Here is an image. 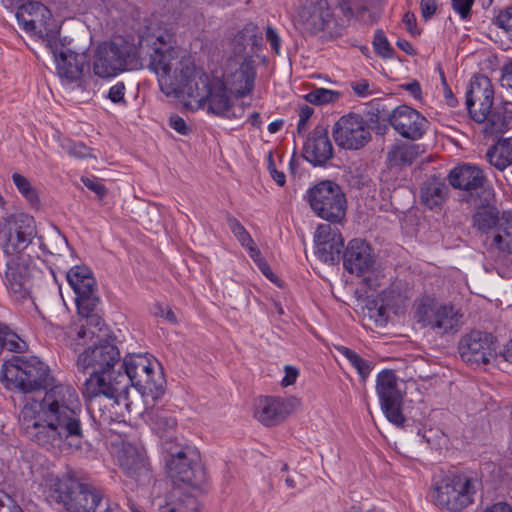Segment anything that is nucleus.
Returning <instances> with one entry per match:
<instances>
[{"label":"nucleus","mask_w":512,"mask_h":512,"mask_svg":"<svg viewBox=\"0 0 512 512\" xmlns=\"http://www.w3.org/2000/svg\"><path fill=\"white\" fill-rule=\"evenodd\" d=\"M1 373L10 390H45L40 402L27 403L21 410L20 428L28 439L46 449L60 448L64 443L80 447L84 437L82 410L72 386L56 383L49 366L36 356H12L3 363Z\"/></svg>","instance_id":"nucleus-1"},{"label":"nucleus","mask_w":512,"mask_h":512,"mask_svg":"<svg viewBox=\"0 0 512 512\" xmlns=\"http://www.w3.org/2000/svg\"><path fill=\"white\" fill-rule=\"evenodd\" d=\"M119 465L128 478L126 486L140 490L143 495L149 492L151 502L158 512H197L199 502L190 493L166 480L153 478L149 463L143 453L133 445H124L119 456Z\"/></svg>","instance_id":"nucleus-2"},{"label":"nucleus","mask_w":512,"mask_h":512,"mask_svg":"<svg viewBox=\"0 0 512 512\" xmlns=\"http://www.w3.org/2000/svg\"><path fill=\"white\" fill-rule=\"evenodd\" d=\"M120 370L116 371L111 384V395L108 404H103L105 411L99 414L101 424H110L124 417V411H130L128 399L129 386H134L142 395H150L153 399L164 393L163 378L153 369L151 360L144 354H129L123 359Z\"/></svg>","instance_id":"nucleus-3"},{"label":"nucleus","mask_w":512,"mask_h":512,"mask_svg":"<svg viewBox=\"0 0 512 512\" xmlns=\"http://www.w3.org/2000/svg\"><path fill=\"white\" fill-rule=\"evenodd\" d=\"M120 352L116 345L104 341L94 344L81 352L76 361L79 372L89 374L84 382L83 395L87 398L88 409L95 417L96 410L101 413L102 401L109 403L111 384L116 375L115 366L119 365Z\"/></svg>","instance_id":"nucleus-4"},{"label":"nucleus","mask_w":512,"mask_h":512,"mask_svg":"<svg viewBox=\"0 0 512 512\" xmlns=\"http://www.w3.org/2000/svg\"><path fill=\"white\" fill-rule=\"evenodd\" d=\"M482 489L483 481L479 471L453 468L434 481L431 496L438 507L459 512L472 505Z\"/></svg>","instance_id":"nucleus-5"},{"label":"nucleus","mask_w":512,"mask_h":512,"mask_svg":"<svg viewBox=\"0 0 512 512\" xmlns=\"http://www.w3.org/2000/svg\"><path fill=\"white\" fill-rule=\"evenodd\" d=\"M150 53L148 67L158 78L160 90L167 96L179 89V77H188L192 62L185 52L170 46L164 36L157 37Z\"/></svg>","instance_id":"nucleus-6"},{"label":"nucleus","mask_w":512,"mask_h":512,"mask_svg":"<svg viewBox=\"0 0 512 512\" xmlns=\"http://www.w3.org/2000/svg\"><path fill=\"white\" fill-rule=\"evenodd\" d=\"M46 497L70 512H96L102 501L98 491L72 477L52 478Z\"/></svg>","instance_id":"nucleus-7"},{"label":"nucleus","mask_w":512,"mask_h":512,"mask_svg":"<svg viewBox=\"0 0 512 512\" xmlns=\"http://www.w3.org/2000/svg\"><path fill=\"white\" fill-rule=\"evenodd\" d=\"M140 66L137 48L122 38L101 43L94 54L93 71L102 78L112 77Z\"/></svg>","instance_id":"nucleus-8"},{"label":"nucleus","mask_w":512,"mask_h":512,"mask_svg":"<svg viewBox=\"0 0 512 512\" xmlns=\"http://www.w3.org/2000/svg\"><path fill=\"white\" fill-rule=\"evenodd\" d=\"M416 321L438 335L454 333L462 325L463 314L459 308L431 297H423L416 305Z\"/></svg>","instance_id":"nucleus-9"},{"label":"nucleus","mask_w":512,"mask_h":512,"mask_svg":"<svg viewBox=\"0 0 512 512\" xmlns=\"http://www.w3.org/2000/svg\"><path fill=\"white\" fill-rule=\"evenodd\" d=\"M35 222L32 216L14 213L0 221V244L7 257L25 253L36 236Z\"/></svg>","instance_id":"nucleus-10"},{"label":"nucleus","mask_w":512,"mask_h":512,"mask_svg":"<svg viewBox=\"0 0 512 512\" xmlns=\"http://www.w3.org/2000/svg\"><path fill=\"white\" fill-rule=\"evenodd\" d=\"M165 442L166 468L173 481L183 482L191 486H199L205 480V470L198 461L197 454L189 447L179 444L168 446Z\"/></svg>","instance_id":"nucleus-11"},{"label":"nucleus","mask_w":512,"mask_h":512,"mask_svg":"<svg viewBox=\"0 0 512 512\" xmlns=\"http://www.w3.org/2000/svg\"><path fill=\"white\" fill-rule=\"evenodd\" d=\"M312 211L331 223L341 222L346 215V197L340 186L332 181H322L308 191Z\"/></svg>","instance_id":"nucleus-12"},{"label":"nucleus","mask_w":512,"mask_h":512,"mask_svg":"<svg viewBox=\"0 0 512 512\" xmlns=\"http://www.w3.org/2000/svg\"><path fill=\"white\" fill-rule=\"evenodd\" d=\"M33 259L27 253L8 257L3 282L11 296L18 301L30 297L32 290Z\"/></svg>","instance_id":"nucleus-13"},{"label":"nucleus","mask_w":512,"mask_h":512,"mask_svg":"<svg viewBox=\"0 0 512 512\" xmlns=\"http://www.w3.org/2000/svg\"><path fill=\"white\" fill-rule=\"evenodd\" d=\"M376 393L387 420L398 427L403 426L406 420L402 413L403 395L393 370L385 369L378 373Z\"/></svg>","instance_id":"nucleus-14"},{"label":"nucleus","mask_w":512,"mask_h":512,"mask_svg":"<svg viewBox=\"0 0 512 512\" xmlns=\"http://www.w3.org/2000/svg\"><path fill=\"white\" fill-rule=\"evenodd\" d=\"M332 134L335 143L348 150H359L371 140L369 125L361 115L355 113L340 117Z\"/></svg>","instance_id":"nucleus-15"},{"label":"nucleus","mask_w":512,"mask_h":512,"mask_svg":"<svg viewBox=\"0 0 512 512\" xmlns=\"http://www.w3.org/2000/svg\"><path fill=\"white\" fill-rule=\"evenodd\" d=\"M496 339L488 332L471 331L458 344L461 359L470 366L486 365L496 354Z\"/></svg>","instance_id":"nucleus-16"},{"label":"nucleus","mask_w":512,"mask_h":512,"mask_svg":"<svg viewBox=\"0 0 512 512\" xmlns=\"http://www.w3.org/2000/svg\"><path fill=\"white\" fill-rule=\"evenodd\" d=\"M333 21V11L327 0H302L294 17L303 32L315 35L326 30Z\"/></svg>","instance_id":"nucleus-17"},{"label":"nucleus","mask_w":512,"mask_h":512,"mask_svg":"<svg viewBox=\"0 0 512 512\" xmlns=\"http://www.w3.org/2000/svg\"><path fill=\"white\" fill-rule=\"evenodd\" d=\"M67 281L75 293L78 314L93 312L99 298L92 271L87 266H74L67 272Z\"/></svg>","instance_id":"nucleus-18"},{"label":"nucleus","mask_w":512,"mask_h":512,"mask_svg":"<svg viewBox=\"0 0 512 512\" xmlns=\"http://www.w3.org/2000/svg\"><path fill=\"white\" fill-rule=\"evenodd\" d=\"M16 18L19 25L28 33L39 37H56L52 28L50 10L38 1H28L17 8Z\"/></svg>","instance_id":"nucleus-19"},{"label":"nucleus","mask_w":512,"mask_h":512,"mask_svg":"<svg viewBox=\"0 0 512 512\" xmlns=\"http://www.w3.org/2000/svg\"><path fill=\"white\" fill-rule=\"evenodd\" d=\"M179 89L170 97L186 98V106L190 109H199L206 104L215 81L203 71H199L192 64V71L188 77H179Z\"/></svg>","instance_id":"nucleus-20"},{"label":"nucleus","mask_w":512,"mask_h":512,"mask_svg":"<svg viewBox=\"0 0 512 512\" xmlns=\"http://www.w3.org/2000/svg\"><path fill=\"white\" fill-rule=\"evenodd\" d=\"M494 90L490 79L485 75L475 76L466 92V105L471 118L482 123L492 109Z\"/></svg>","instance_id":"nucleus-21"},{"label":"nucleus","mask_w":512,"mask_h":512,"mask_svg":"<svg viewBox=\"0 0 512 512\" xmlns=\"http://www.w3.org/2000/svg\"><path fill=\"white\" fill-rule=\"evenodd\" d=\"M301 405L296 397H264L259 399L255 417L265 426H275L283 422Z\"/></svg>","instance_id":"nucleus-22"},{"label":"nucleus","mask_w":512,"mask_h":512,"mask_svg":"<svg viewBox=\"0 0 512 512\" xmlns=\"http://www.w3.org/2000/svg\"><path fill=\"white\" fill-rule=\"evenodd\" d=\"M448 181L454 189L461 190L469 196L483 197V191L493 189L486 185L484 171L472 164H461L454 167L448 174Z\"/></svg>","instance_id":"nucleus-23"},{"label":"nucleus","mask_w":512,"mask_h":512,"mask_svg":"<svg viewBox=\"0 0 512 512\" xmlns=\"http://www.w3.org/2000/svg\"><path fill=\"white\" fill-rule=\"evenodd\" d=\"M388 121L397 133L411 140L420 139L428 124L424 116L407 105L396 107L389 115Z\"/></svg>","instance_id":"nucleus-24"},{"label":"nucleus","mask_w":512,"mask_h":512,"mask_svg":"<svg viewBox=\"0 0 512 512\" xmlns=\"http://www.w3.org/2000/svg\"><path fill=\"white\" fill-rule=\"evenodd\" d=\"M46 46L53 54L58 75L68 83L80 79L83 73V63L78 60V55L65 48L56 37L46 40Z\"/></svg>","instance_id":"nucleus-25"},{"label":"nucleus","mask_w":512,"mask_h":512,"mask_svg":"<svg viewBox=\"0 0 512 512\" xmlns=\"http://www.w3.org/2000/svg\"><path fill=\"white\" fill-rule=\"evenodd\" d=\"M228 66L231 69L227 75V83L230 90L237 97H244L250 94L254 88L256 76L255 64L252 58L243 60L229 59Z\"/></svg>","instance_id":"nucleus-26"},{"label":"nucleus","mask_w":512,"mask_h":512,"mask_svg":"<svg viewBox=\"0 0 512 512\" xmlns=\"http://www.w3.org/2000/svg\"><path fill=\"white\" fill-rule=\"evenodd\" d=\"M333 146L324 126H316L303 146V157L313 166H323L333 157Z\"/></svg>","instance_id":"nucleus-27"},{"label":"nucleus","mask_w":512,"mask_h":512,"mask_svg":"<svg viewBox=\"0 0 512 512\" xmlns=\"http://www.w3.org/2000/svg\"><path fill=\"white\" fill-rule=\"evenodd\" d=\"M479 200L480 204L476 205L472 215V226L483 234H487L492 229L497 230L502 221V213L494 204V190H484L483 197L479 198Z\"/></svg>","instance_id":"nucleus-28"},{"label":"nucleus","mask_w":512,"mask_h":512,"mask_svg":"<svg viewBox=\"0 0 512 512\" xmlns=\"http://www.w3.org/2000/svg\"><path fill=\"white\" fill-rule=\"evenodd\" d=\"M343 265L352 274H363L370 270L374 263L372 249L361 239H352L343 253Z\"/></svg>","instance_id":"nucleus-29"},{"label":"nucleus","mask_w":512,"mask_h":512,"mask_svg":"<svg viewBox=\"0 0 512 512\" xmlns=\"http://www.w3.org/2000/svg\"><path fill=\"white\" fill-rule=\"evenodd\" d=\"M146 415L153 431L162 439V447L164 448L166 441L169 442L168 446H174L176 444L174 433L177 428V420L173 412L164 408H156L147 412Z\"/></svg>","instance_id":"nucleus-30"},{"label":"nucleus","mask_w":512,"mask_h":512,"mask_svg":"<svg viewBox=\"0 0 512 512\" xmlns=\"http://www.w3.org/2000/svg\"><path fill=\"white\" fill-rule=\"evenodd\" d=\"M79 315L82 316V318L76 331V336L71 343L75 351L82 346L96 344L95 339L99 337L97 331H101V325L103 324L101 317L93 312Z\"/></svg>","instance_id":"nucleus-31"},{"label":"nucleus","mask_w":512,"mask_h":512,"mask_svg":"<svg viewBox=\"0 0 512 512\" xmlns=\"http://www.w3.org/2000/svg\"><path fill=\"white\" fill-rule=\"evenodd\" d=\"M448 192L449 188L445 180L433 175L422 184L420 199L426 207L433 209L441 206L445 202Z\"/></svg>","instance_id":"nucleus-32"},{"label":"nucleus","mask_w":512,"mask_h":512,"mask_svg":"<svg viewBox=\"0 0 512 512\" xmlns=\"http://www.w3.org/2000/svg\"><path fill=\"white\" fill-rule=\"evenodd\" d=\"M261 40L262 37L258 34L257 26L253 24L245 25L231 41V47L234 53L232 59L243 60V58H250L246 55L247 48L250 47L251 50H253V47L257 46Z\"/></svg>","instance_id":"nucleus-33"},{"label":"nucleus","mask_w":512,"mask_h":512,"mask_svg":"<svg viewBox=\"0 0 512 512\" xmlns=\"http://www.w3.org/2000/svg\"><path fill=\"white\" fill-rule=\"evenodd\" d=\"M489 163L496 169L503 171L512 164V135L500 139L490 147L486 153Z\"/></svg>","instance_id":"nucleus-34"},{"label":"nucleus","mask_w":512,"mask_h":512,"mask_svg":"<svg viewBox=\"0 0 512 512\" xmlns=\"http://www.w3.org/2000/svg\"><path fill=\"white\" fill-rule=\"evenodd\" d=\"M482 123H484L483 131L486 134H503L512 127V114L508 113L503 107L491 109Z\"/></svg>","instance_id":"nucleus-35"},{"label":"nucleus","mask_w":512,"mask_h":512,"mask_svg":"<svg viewBox=\"0 0 512 512\" xmlns=\"http://www.w3.org/2000/svg\"><path fill=\"white\" fill-rule=\"evenodd\" d=\"M208 105V112L216 115L223 116L227 114L228 108L232 104L227 94L226 87L223 82L215 81L210 95L206 100Z\"/></svg>","instance_id":"nucleus-36"},{"label":"nucleus","mask_w":512,"mask_h":512,"mask_svg":"<svg viewBox=\"0 0 512 512\" xmlns=\"http://www.w3.org/2000/svg\"><path fill=\"white\" fill-rule=\"evenodd\" d=\"M419 149L416 144L393 146L387 153V161L391 167L411 165L419 156Z\"/></svg>","instance_id":"nucleus-37"},{"label":"nucleus","mask_w":512,"mask_h":512,"mask_svg":"<svg viewBox=\"0 0 512 512\" xmlns=\"http://www.w3.org/2000/svg\"><path fill=\"white\" fill-rule=\"evenodd\" d=\"M493 244L502 252L512 254V212H502V221L493 237Z\"/></svg>","instance_id":"nucleus-38"},{"label":"nucleus","mask_w":512,"mask_h":512,"mask_svg":"<svg viewBox=\"0 0 512 512\" xmlns=\"http://www.w3.org/2000/svg\"><path fill=\"white\" fill-rule=\"evenodd\" d=\"M364 317L371 320L376 326L382 327L388 320V311L384 305V299L380 296H369L363 307Z\"/></svg>","instance_id":"nucleus-39"},{"label":"nucleus","mask_w":512,"mask_h":512,"mask_svg":"<svg viewBox=\"0 0 512 512\" xmlns=\"http://www.w3.org/2000/svg\"><path fill=\"white\" fill-rule=\"evenodd\" d=\"M227 223L229 229L237 238V240L241 243L243 247L248 250L249 256L257 261V257L260 255V250L256 247L254 240L252 239L249 232L245 229V227L232 215L227 216Z\"/></svg>","instance_id":"nucleus-40"},{"label":"nucleus","mask_w":512,"mask_h":512,"mask_svg":"<svg viewBox=\"0 0 512 512\" xmlns=\"http://www.w3.org/2000/svg\"><path fill=\"white\" fill-rule=\"evenodd\" d=\"M336 350L356 369L362 381H365L368 378L372 369L371 364L368 361L348 347L336 346Z\"/></svg>","instance_id":"nucleus-41"},{"label":"nucleus","mask_w":512,"mask_h":512,"mask_svg":"<svg viewBox=\"0 0 512 512\" xmlns=\"http://www.w3.org/2000/svg\"><path fill=\"white\" fill-rule=\"evenodd\" d=\"M343 247L344 239L336 238V241H332L331 243H328V245H325V252H323L324 254H322V246H315V253L319 260L322 262L334 265L339 263Z\"/></svg>","instance_id":"nucleus-42"},{"label":"nucleus","mask_w":512,"mask_h":512,"mask_svg":"<svg viewBox=\"0 0 512 512\" xmlns=\"http://www.w3.org/2000/svg\"><path fill=\"white\" fill-rule=\"evenodd\" d=\"M0 343L2 350L7 349L11 352L22 353L27 349V344L17 334L10 331L8 327L0 324Z\"/></svg>","instance_id":"nucleus-43"},{"label":"nucleus","mask_w":512,"mask_h":512,"mask_svg":"<svg viewBox=\"0 0 512 512\" xmlns=\"http://www.w3.org/2000/svg\"><path fill=\"white\" fill-rule=\"evenodd\" d=\"M330 222V224H320L314 234L315 246H322V253L325 252V245L336 241V238H343L339 229Z\"/></svg>","instance_id":"nucleus-44"},{"label":"nucleus","mask_w":512,"mask_h":512,"mask_svg":"<svg viewBox=\"0 0 512 512\" xmlns=\"http://www.w3.org/2000/svg\"><path fill=\"white\" fill-rule=\"evenodd\" d=\"M12 180L18 192L31 204L37 205L39 203V196L37 189L30 183L28 178L20 173H13Z\"/></svg>","instance_id":"nucleus-45"},{"label":"nucleus","mask_w":512,"mask_h":512,"mask_svg":"<svg viewBox=\"0 0 512 512\" xmlns=\"http://www.w3.org/2000/svg\"><path fill=\"white\" fill-rule=\"evenodd\" d=\"M339 96L340 94L337 91L326 88H317L308 93L305 98L312 104L322 105L336 101Z\"/></svg>","instance_id":"nucleus-46"},{"label":"nucleus","mask_w":512,"mask_h":512,"mask_svg":"<svg viewBox=\"0 0 512 512\" xmlns=\"http://www.w3.org/2000/svg\"><path fill=\"white\" fill-rule=\"evenodd\" d=\"M373 0H355L354 6L357 10V18L364 24H373L377 21V14L371 11Z\"/></svg>","instance_id":"nucleus-47"},{"label":"nucleus","mask_w":512,"mask_h":512,"mask_svg":"<svg viewBox=\"0 0 512 512\" xmlns=\"http://www.w3.org/2000/svg\"><path fill=\"white\" fill-rule=\"evenodd\" d=\"M373 46L375 49V52L383 57V58H391L393 55V48L390 46L387 38L383 34L382 31L378 30L375 33L374 39H373Z\"/></svg>","instance_id":"nucleus-48"},{"label":"nucleus","mask_w":512,"mask_h":512,"mask_svg":"<svg viewBox=\"0 0 512 512\" xmlns=\"http://www.w3.org/2000/svg\"><path fill=\"white\" fill-rule=\"evenodd\" d=\"M63 148L67 151L70 156L83 159L91 156V150L82 143L67 142L63 145Z\"/></svg>","instance_id":"nucleus-49"},{"label":"nucleus","mask_w":512,"mask_h":512,"mask_svg":"<svg viewBox=\"0 0 512 512\" xmlns=\"http://www.w3.org/2000/svg\"><path fill=\"white\" fill-rule=\"evenodd\" d=\"M496 24L504 29L512 39V6L499 13L496 17Z\"/></svg>","instance_id":"nucleus-50"},{"label":"nucleus","mask_w":512,"mask_h":512,"mask_svg":"<svg viewBox=\"0 0 512 512\" xmlns=\"http://www.w3.org/2000/svg\"><path fill=\"white\" fill-rule=\"evenodd\" d=\"M452 7L462 19H467L471 15V8L474 0H451Z\"/></svg>","instance_id":"nucleus-51"},{"label":"nucleus","mask_w":512,"mask_h":512,"mask_svg":"<svg viewBox=\"0 0 512 512\" xmlns=\"http://www.w3.org/2000/svg\"><path fill=\"white\" fill-rule=\"evenodd\" d=\"M169 125L172 129L181 135H188L191 131L190 127L186 124L185 120L179 115H171L169 118Z\"/></svg>","instance_id":"nucleus-52"},{"label":"nucleus","mask_w":512,"mask_h":512,"mask_svg":"<svg viewBox=\"0 0 512 512\" xmlns=\"http://www.w3.org/2000/svg\"><path fill=\"white\" fill-rule=\"evenodd\" d=\"M81 181L89 190L97 194L99 198H103L106 195L107 190L101 182L88 177H82Z\"/></svg>","instance_id":"nucleus-53"},{"label":"nucleus","mask_w":512,"mask_h":512,"mask_svg":"<svg viewBox=\"0 0 512 512\" xmlns=\"http://www.w3.org/2000/svg\"><path fill=\"white\" fill-rule=\"evenodd\" d=\"M124 95L125 85L123 82L116 83L108 92V98L114 103L124 102Z\"/></svg>","instance_id":"nucleus-54"},{"label":"nucleus","mask_w":512,"mask_h":512,"mask_svg":"<svg viewBox=\"0 0 512 512\" xmlns=\"http://www.w3.org/2000/svg\"><path fill=\"white\" fill-rule=\"evenodd\" d=\"M354 93L359 97H366L371 94L369 81L361 79L350 84Z\"/></svg>","instance_id":"nucleus-55"},{"label":"nucleus","mask_w":512,"mask_h":512,"mask_svg":"<svg viewBox=\"0 0 512 512\" xmlns=\"http://www.w3.org/2000/svg\"><path fill=\"white\" fill-rule=\"evenodd\" d=\"M268 170H269V173H270L271 177L273 178V180L279 186H283L285 184V182H286L285 174L276 169V166H275V163H274V160H273V157L271 154H269V157H268Z\"/></svg>","instance_id":"nucleus-56"},{"label":"nucleus","mask_w":512,"mask_h":512,"mask_svg":"<svg viewBox=\"0 0 512 512\" xmlns=\"http://www.w3.org/2000/svg\"><path fill=\"white\" fill-rule=\"evenodd\" d=\"M313 114V108L305 105L300 109L299 113V121L297 124V131L298 133H302L306 129V125L308 120Z\"/></svg>","instance_id":"nucleus-57"},{"label":"nucleus","mask_w":512,"mask_h":512,"mask_svg":"<svg viewBox=\"0 0 512 512\" xmlns=\"http://www.w3.org/2000/svg\"><path fill=\"white\" fill-rule=\"evenodd\" d=\"M266 39L270 43V46H271L272 50L276 54H279L280 53L281 39H280L278 33L276 32V30L274 28H272L270 26L267 27V29H266Z\"/></svg>","instance_id":"nucleus-58"},{"label":"nucleus","mask_w":512,"mask_h":512,"mask_svg":"<svg viewBox=\"0 0 512 512\" xmlns=\"http://www.w3.org/2000/svg\"><path fill=\"white\" fill-rule=\"evenodd\" d=\"M420 9L422 17L427 20L431 18L436 10H437V4L435 0H421L420 2Z\"/></svg>","instance_id":"nucleus-59"},{"label":"nucleus","mask_w":512,"mask_h":512,"mask_svg":"<svg viewBox=\"0 0 512 512\" xmlns=\"http://www.w3.org/2000/svg\"><path fill=\"white\" fill-rule=\"evenodd\" d=\"M299 375L298 370L292 366H285V376L283 377L281 384L284 387L290 386L296 382Z\"/></svg>","instance_id":"nucleus-60"},{"label":"nucleus","mask_w":512,"mask_h":512,"mask_svg":"<svg viewBox=\"0 0 512 512\" xmlns=\"http://www.w3.org/2000/svg\"><path fill=\"white\" fill-rule=\"evenodd\" d=\"M403 22L406 25L407 30L413 36L418 35L419 31L416 26V18L412 13H406L403 17Z\"/></svg>","instance_id":"nucleus-61"},{"label":"nucleus","mask_w":512,"mask_h":512,"mask_svg":"<svg viewBox=\"0 0 512 512\" xmlns=\"http://www.w3.org/2000/svg\"><path fill=\"white\" fill-rule=\"evenodd\" d=\"M244 114V107L242 105L235 106L233 104L228 108L227 114H224L222 117H226L228 119H237L241 118Z\"/></svg>","instance_id":"nucleus-62"},{"label":"nucleus","mask_w":512,"mask_h":512,"mask_svg":"<svg viewBox=\"0 0 512 512\" xmlns=\"http://www.w3.org/2000/svg\"><path fill=\"white\" fill-rule=\"evenodd\" d=\"M442 83L444 86V97L446 99L447 104L450 107H455L457 104V99L454 97L451 89L449 88L448 84L446 83V79L444 75H442Z\"/></svg>","instance_id":"nucleus-63"},{"label":"nucleus","mask_w":512,"mask_h":512,"mask_svg":"<svg viewBox=\"0 0 512 512\" xmlns=\"http://www.w3.org/2000/svg\"><path fill=\"white\" fill-rule=\"evenodd\" d=\"M483 512H512V508L506 502H497L487 507Z\"/></svg>","instance_id":"nucleus-64"}]
</instances>
